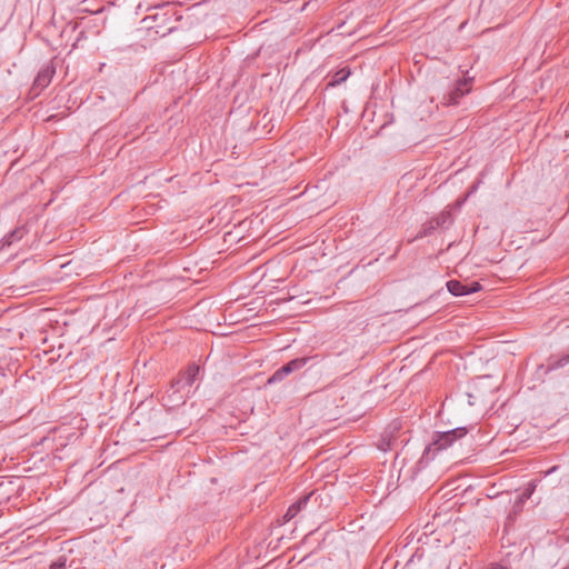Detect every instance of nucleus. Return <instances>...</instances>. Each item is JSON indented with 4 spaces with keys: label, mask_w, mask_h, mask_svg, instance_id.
Here are the masks:
<instances>
[{
    "label": "nucleus",
    "mask_w": 569,
    "mask_h": 569,
    "mask_svg": "<svg viewBox=\"0 0 569 569\" xmlns=\"http://www.w3.org/2000/svg\"><path fill=\"white\" fill-rule=\"evenodd\" d=\"M467 435V429L463 427L456 428L446 432H441L437 435V438L430 443L426 450L425 456H429L430 453L435 455L436 452L443 450L452 445L453 441L460 439Z\"/></svg>",
    "instance_id": "1"
},
{
    "label": "nucleus",
    "mask_w": 569,
    "mask_h": 569,
    "mask_svg": "<svg viewBox=\"0 0 569 569\" xmlns=\"http://www.w3.org/2000/svg\"><path fill=\"white\" fill-rule=\"evenodd\" d=\"M308 360H309V358L305 357V358H297V359H293V360L289 361L288 363L282 366L280 369H278L268 379V383H276L278 381H281L289 373H291L293 371H297V370L301 369L302 367H305L306 363L308 362Z\"/></svg>",
    "instance_id": "2"
},
{
    "label": "nucleus",
    "mask_w": 569,
    "mask_h": 569,
    "mask_svg": "<svg viewBox=\"0 0 569 569\" xmlns=\"http://www.w3.org/2000/svg\"><path fill=\"white\" fill-rule=\"evenodd\" d=\"M448 291L453 296H466L469 293L478 292L482 289L481 284L477 281L461 282L459 280H449L447 282Z\"/></svg>",
    "instance_id": "3"
},
{
    "label": "nucleus",
    "mask_w": 569,
    "mask_h": 569,
    "mask_svg": "<svg viewBox=\"0 0 569 569\" xmlns=\"http://www.w3.org/2000/svg\"><path fill=\"white\" fill-rule=\"evenodd\" d=\"M199 366L194 363L190 365L187 368V370L182 373L181 378L172 382L170 387V390H172V395L179 392L181 388L191 387L199 373Z\"/></svg>",
    "instance_id": "4"
},
{
    "label": "nucleus",
    "mask_w": 569,
    "mask_h": 569,
    "mask_svg": "<svg viewBox=\"0 0 569 569\" xmlns=\"http://www.w3.org/2000/svg\"><path fill=\"white\" fill-rule=\"evenodd\" d=\"M470 80H459L456 87L446 93L442 98V103L446 106L457 104L459 99L470 91Z\"/></svg>",
    "instance_id": "5"
},
{
    "label": "nucleus",
    "mask_w": 569,
    "mask_h": 569,
    "mask_svg": "<svg viewBox=\"0 0 569 569\" xmlns=\"http://www.w3.org/2000/svg\"><path fill=\"white\" fill-rule=\"evenodd\" d=\"M54 72H56V69L51 64H47L43 68H41L33 81L32 90L41 91L42 89L48 87Z\"/></svg>",
    "instance_id": "6"
},
{
    "label": "nucleus",
    "mask_w": 569,
    "mask_h": 569,
    "mask_svg": "<svg viewBox=\"0 0 569 569\" xmlns=\"http://www.w3.org/2000/svg\"><path fill=\"white\" fill-rule=\"evenodd\" d=\"M309 497L310 496H305L300 498L296 503L291 505L288 508L287 512L283 516L286 522L290 521L297 516V513L307 505Z\"/></svg>",
    "instance_id": "7"
},
{
    "label": "nucleus",
    "mask_w": 569,
    "mask_h": 569,
    "mask_svg": "<svg viewBox=\"0 0 569 569\" xmlns=\"http://www.w3.org/2000/svg\"><path fill=\"white\" fill-rule=\"evenodd\" d=\"M450 221H451L450 212H442V213H440L439 216H437L436 218H433L429 222V227H426L425 234H428L431 230H435V229H437L439 227H442L447 222H450Z\"/></svg>",
    "instance_id": "8"
},
{
    "label": "nucleus",
    "mask_w": 569,
    "mask_h": 569,
    "mask_svg": "<svg viewBox=\"0 0 569 569\" xmlns=\"http://www.w3.org/2000/svg\"><path fill=\"white\" fill-rule=\"evenodd\" d=\"M535 489H536V483L529 482L527 488L523 490V492L518 497L517 501L515 502L513 508L516 510H520L522 508V505L525 503V501L528 500L531 497V495L535 492Z\"/></svg>",
    "instance_id": "9"
},
{
    "label": "nucleus",
    "mask_w": 569,
    "mask_h": 569,
    "mask_svg": "<svg viewBox=\"0 0 569 569\" xmlns=\"http://www.w3.org/2000/svg\"><path fill=\"white\" fill-rule=\"evenodd\" d=\"M27 230L24 227L16 228L13 231H11L7 237L3 238V244L10 246L16 241H19L23 238Z\"/></svg>",
    "instance_id": "10"
},
{
    "label": "nucleus",
    "mask_w": 569,
    "mask_h": 569,
    "mask_svg": "<svg viewBox=\"0 0 569 569\" xmlns=\"http://www.w3.org/2000/svg\"><path fill=\"white\" fill-rule=\"evenodd\" d=\"M349 76H350L349 69H340L332 76L331 80L328 83V87H336V86L345 82Z\"/></svg>",
    "instance_id": "11"
},
{
    "label": "nucleus",
    "mask_w": 569,
    "mask_h": 569,
    "mask_svg": "<svg viewBox=\"0 0 569 569\" xmlns=\"http://www.w3.org/2000/svg\"><path fill=\"white\" fill-rule=\"evenodd\" d=\"M569 363V355L563 356L549 365L550 369L565 367Z\"/></svg>",
    "instance_id": "12"
},
{
    "label": "nucleus",
    "mask_w": 569,
    "mask_h": 569,
    "mask_svg": "<svg viewBox=\"0 0 569 569\" xmlns=\"http://www.w3.org/2000/svg\"><path fill=\"white\" fill-rule=\"evenodd\" d=\"M66 558L63 557H60L56 562H53L49 569H67V566H66Z\"/></svg>",
    "instance_id": "13"
},
{
    "label": "nucleus",
    "mask_w": 569,
    "mask_h": 569,
    "mask_svg": "<svg viewBox=\"0 0 569 569\" xmlns=\"http://www.w3.org/2000/svg\"><path fill=\"white\" fill-rule=\"evenodd\" d=\"M490 569H508V568H506V567H503V566H501V565H492V566L490 567Z\"/></svg>",
    "instance_id": "14"
}]
</instances>
